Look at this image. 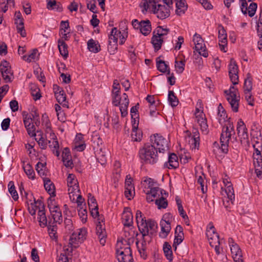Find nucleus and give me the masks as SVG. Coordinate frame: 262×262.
<instances>
[{"instance_id": "f257e3e1", "label": "nucleus", "mask_w": 262, "mask_h": 262, "mask_svg": "<svg viewBox=\"0 0 262 262\" xmlns=\"http://www.w3.org/2000/svg\"><path fill=\"white\" fill-rule=\"evenodd\" d=\"M136 220L143 238L148 235L151 236L156 232L158 228L156 222L151 219L146 220L141 211H136Z\"/></svg>"}, {"instance_id": "f03ea898", "label": "nucleus", "mask_w": 262, "mask_h": 262, "mask_svg": "<svg viewBox=\"0 0 262 262\" xmlns=\"http://www.w3.org/2000/svg\"><path fill=\"white\" fill-rule=\"evenodd\" d=\"M139 156L142 163L153 165L158 162L159 156L157 149L147 143L139 149Z\"/></svg>"}, {"instance_id": "7ed1b4c3", "label": "nucleus", "mask_w": 262, "mask_h": 262, "mask_svg": "<svg viewBox=\"0 0 262 262\" xmlns=\"http://www.w3.org/2000/svg\"><path fill=\"white\" fill-rule=\"evenodd\" d=\"M148 7H143L144 9L142 12L144 13V11L146 12L148 9L151 11L155 14H156L158 18L161 19H164L170 16L171 8L168 7H166L165 5L158 4V2L156 1H153V3H147Z\"/></svg>"}, {"instance_id": "20e7f679", "label": "nucleus", "mask_w": 262, "mask_h": 262, "mask_svg": "<svg viewBox=\"0 0 262 262\" xmlns=\"http://www.w3.org/2000/svg\"><path fill=\"white\" fill-rule=\"evenodd\" d=\"M234 132L233 126L230 122L224 127L220 137L221 147L222 152L227 153L228 151V144L231 137V132Z\"/></svg>"}, {"instance_id": "39448f33", "label": "nucleus", "mask_w": 262, "mask_h": 262, "mask_svg": "<svg viewBox=\"0 0 262 262\" xmlns=\"http://www.w3.org/2000/svg\"><path fill=\"white\" fill-rule=\"evenodd\" d=\"M151 145L157 149L159 154H164L168 150V141L162 136L155 134L150 137Z\"/></svg>"}, {"instance_id": "423d86ee", "label": "nucleus", "mask_w": 262, "mask_h": 262, "mask_svg": "<svg viewBox=\"0 0 262 262\" xmlns=\"http://www.w3.org/2000/svg\"><path fill=\"white\" fill-rule=\"evenodd\" d=\"M86 231L84 228L78 229L74 231L71 235L69 244L73 248H76L78 245L83 242L85 238Z\"/></svg>"}, {"instance_id": "0eeeda50", "label": "nucleus", "mask_w": 262, "mask_h": 262, "mask_svg": "<svg viewBox=\"0 0 262 262\" xmlns=\"http://www.w3.org/2000/svg\"><path fill=\"white\" fill-rule=\"evenodd\" d=\"M0 70L5 81L7 83L11 82L13 73L10 63L5 60H2L0 63Z\"/></svg>"}, {"instance_id": "6e6552de", "label": "nucleus", "mask_w": 262, "mask_h": 262, "mask_svg": "<svg viewBox=\"0 0 262 262\" xmlns=\"http://www.w3.org/2000/svg\"><path fill=\"white\" fill-rule=\"evenodd\" d=\"M193 41L195 45V50L199 53V54L204 57H208V53L206 50L205 45L204 43V41L201 36L195 33L193 36Z\"/></svg>"}, {"instance_id": "1a4fd4ad", "label": "nucleus", "mask_w": 262, "mask_h": 262, "mask_svg": "<svg viewBox=\"0 0 262 262\" xmlns=\"http://www.w3.org/2000/svg\"><path fill=\"white\" fill-rule=\"evenodd\" d=\"M228 243L230 247L232 257L235 262H243L242 251L238 245L235 243L232 238L228 239Z\"/></svg>"}, {"instance_id": "9d476101", "label": "nucleus", "mask_w": 262, "mask_h": 262, "mask_svg": "<svg viewBox=\"0 0 262 262\" xmlns=\"http://www.w3.org/2000/svg\"><path fill=\"white\" fill-rule=\"evenodd\" d=\"M228 67L229 75L232 83H233V85L238 84V69L235 61H234L233 59H231L230 60V62Z\"/></svg>"}, {"instance_id": "9b49d317", "label": "nucleus", "mask_w": 262, "mask_h": 262, "mask_svg": "<svg viewBox=\"0 0 262 262\" xmlns=\"http://www.w3.org/2000/svg\"><path fill=\"white\" fill-rule=\"evenodd\" d=\"M36 203L38 204L39 210L38 212V220L39 226L42 228H44L48 225L44 204L40 200H37Z\"/></svg>"}, {"instance_id": "f8f14e48", "label": "nucleus", "mask_w": 262, "mask_h": 262, "mask_svg": "<svg viewBox=\"0 0 262 262\" xmlns=\"http://www.w3.org/2000/svg\"><path fill=\"white\" fill-rule=\"evenodd\" d=\"M237 132L238 136L240 137L241 141H248V129L246 126L242 119L238 120L237 124Z\"/></svg>"}, {"instance_id": "ddd939ff", "label": "nucleus", "mask_w": 262, "mask_h": 262, "mask_svg": "<svg viewBox=\"0 0 262 262\" xmlns=\"http://www.w3.org/2000/svg\"><path fill=\"white\" fill-rule=\"evenodd\" d=\"M206 234L208 237L209 242H210V239H214V242H212V241H210V246L214 245V244L218 243V242H220L219 239V235L217 232H216L215 228L212 225H211L209 228L207 229Z\"/></svg>"}, {"instance_id": "4468645a", "label": "nucleus", "mask_w": 262, "mask_h": 262, "mask_svg": "<svg viewBox=\"0 0 262 262\" xmlns=\"http://www.w3.org/2000/svg\"><path fill=\"white\" fill-rule=\"evenodd\" d=\"M75 178V175L72 173L69 174L67 178V184L69 187V191L71 193L74 192L75 191H80L78 181Z\"/></svg>"}, {"instance_id": "2eb2a0df", "label": "nucleus", "mask_w": 262, "mask_h": 262, "mask_svg": "<svg viewBox=\"0 0 262 262\" xmlns=\"http://www.w3.org/2000/svg\"><path fill=\"white\" fill-rule=\"evenodd\" d=\"M174 234L173 247H174L175 250H176L177 246L181 244L184 239L183 229L181 225L177 226Z\"/></svg>"}, {"instance_id": "dca6fc26", "label": "nucleus", "mask_w": 262, "mask_h": 262, "mask_svg": "<svg viewBox=\"0 0 262 262\" xmlns=\"http://www.w3.org/2000/svg\"><path fill=\"white\" fill-rule=\"evenodd\" d=\"M132 140L136 142H140L142 138V132L138 129V123L135 122L132 125V132L131 134Z\"/></svg>"}, {"instance_id": "f3484780", "label": "nucleus", "mask_w": 262, "mask_h": 262, "mask_svg": "<svg viewBox=\"0 0 262 262\" xmlns=\"http://www.w3.org/2000/svg\"><path fill=\"white\" fill-rule=\"evenodd\" d=\"M179 165L178 158L176 154L174 153L168 154V161L165 163L164 166L169 169H176Z\"/></svg>"}, {"instance_id": "a211bd4d", "label": "nucleus", "mask_w": 262, "mask_h": 262, "mask_svg": "<svg viewBox=\"0 0 262 262\" xmlns=\"http://www.w3.org/2000/svg\"><path fill=\"white\" fill-rule=\"evenodd\" d=\"M190 138L189 142L191 144L192 149H198L200 145V134L197 129H193L192 136L189 137Z\"/></svg>"}, {"instance_id": "6ab92c4d", "label": "nucleus", "mask_w": 262, "mask_h": 262, "mask_svg": "<svg viewBox=\"0 0 262 262\" xmlns=\"http://www.w3.org/2000/svg\"><path fill=\"white\" fill-rule=\"evenodd\" d=\"M122 223L124 226L130 227L133 223V216L132 212L128 210V208L125 209L122 216Z\"/></svg>"}, {"instance_id": "aec40b11", "label": "nucleus", "mask_w": 262, "mask_h": 262, "mask_svg": "<svg viewBox=\"0 0 262 262\" xmlns=\"http://www.w3.org/2000/svg\"><path fill=\"white\" fill-rule=\"evenodd\" d=\"M128 104L129 99L128 98V96L126 93H123L122 95V102H121L119 105H120V111L122 117H126L128 114L127 108Z\"/></svg>"}, {"instance_id": "412c9836", "label": "nucleus", "mask_w": 262, "mask_h": 262, "mask_svg": "<svg viewBox=\"0 0 262 262\" xmlns=\"http://www.w3.org/2000/svg\"><path fill=\"white\" fill-rule=\"evenodd\" d=\"M104 224H100V222L97 223L96 232L99 238L100 244L104 246L105 243V238L106 237V231L104 227H103Z\"/></svg>"}, {"instance_id": "4be33fe9", "label": "nucleus", "mask_w": 262, "mask_h": 262, "mask_svg": "<svg viewBox=\"0 0 262 262\" xmlns=\"http://www.w3.org/2000/svg\"><path fill=\"white\" fill-rule=\"evenodd\" d=\"M170 222H167L165 221L161 220L160 222V226L161 227V231L159 233V236L161 238H166L171 230Z\"/></svg>"}, {"instance_id": "5701e85b", "label": "nucleus", "mask_w": 262, "mask_h": 262, "mask_svg": "<svg viewBox=\"0 0 262 262\" xmlns=\"http://www.w3.org/2000/svg\"><path fill=\"white\" fill-rule=\"evenodd\" d=\"M139 30L143 35H148L151 31V26L150 20L148 19L141 20Z\"/></svg>"}, {"instance_id": "b1692460", "label": "nucleus", "mask_w": 262, "mask_h": 262, "mask_svg": "<svg viewBox=\"0 0 262 262\" xmlns=\"http://www.w3.org/2000/svg\"><path fill=\"white\" fill-rule=\"evenodd\" d=\"M44 187L46 190L51 196H55V187L54 183L48 178L43 179Z\"/></svg>"}, {"instance_id": "393cba45", "label": "nucleus", "mask_w": 262, "mask_h": 262, "mask_svg": "<svg viewBox=\"0 0 262 262\" xmlns=\"http://www.w3.org/2000/svg\"><path fill=\"white\" fill-rule=\"evenodd\" d=\"M176 2V13L181 16L185 13V11L187 9V6L186 4L185 0H175Z\"/></svg>"}, {"instance_id": "a878e982", "label": "nucleus", "mask_w": 262, "mask_h": 262, "mask_svg": "<svg viewBox=\"0 0 262 262\" xmlns=\"http://www.w3.org/2000/svg\"><path fill=\"white\" fill-rule=\"evenodd\" d=\"M47 8L49 10H56L58 12L62 11L63 8L62 5L60 2H57L56 0H46Z\"/></svg>"}, {"instance_id": "bb28decb", "label": "nucleus", "mask_w": 262, "mask_h": 262, "mask_svg": "<svg viewBox=\"0 0 262 262\" xmlns=\"http://www.w3.org/2000/svg\"><path fill=\"white\" fill-rule=\"evenodd\" d=\"M196 121L199 124L202 133L205 135L207 134L209 129L206 119L204 116H196Z\"/></svg>"}, {"instance_id": "cd10ccee", "label": "nucleus", "mask_w": 262, "mask_h": 262, "mask_svg": "<svg viewBox=\"0 0 262 262\" xmlns=\"http://www.w3.org/2000/svg\"><path fill=\"white\" fill-rule=\"evenodd\" d=\"M159 58L156 59V64L158 70L162 73H167V75L170 74V70L169 66L166 64L164 61L159 59Z\"/></svg>"}, {"instance_id": "c85d7f7f", "label": "nucleus", "mask_w": 262, "mask_h": 262, "mask_svg": "<svg viewBox=\"0 0 262 262\" xmlns=\"http://www.w3.org/2000/svg\"><path fill=\"white\" fill-rule=\"evenodd\" d=\"M164 38H161L155 34H153L151 38V42L154 48L155 51L159 50L163 42Z\"/></svg>"}, {"instance_id": "c756f323", "label": "nucleus", "mask_w": 262, "mask_h": 262, "mask_svg": "<svg viewBox=\"0 0 262 262\" xmlns=\"http://www.w3.org/2000/svg\"><path fill=\"white\" fill-rule=\"evenodd\" d=\"M88 48L90 51L94 53H98L100 51V46L98 41L90 39L88 41Z\"/></svg>"}, {"instance_id": "7c9ffc66", "label": "nucleus", "mask_w": 262, "mask_h": 262, "mask_svg": "<svg viewBox=\"0 0 262 262\" xmlns=\"http://www.w3.org/2000/svg\"><path fill=\"white\" fill-rule=\"evenodd\" d=\"M227 100L229 103L232 110L234 112H237L238 111V106H239V96L238 97H227Z\"/></svg>"}, {"instance_id": "2f4dec72", "label": "nucleus", "mask_w": 262, "mask_h": 262, "mask_svg": "<svg viewBox=\"0 0 262 262\" xmlns=\"http://www.w3.org/2000/svg\"><path fill=\"white\" fill-rule=\"evenodd\" d=\"M58 47L60 54L64 58L68 56V46L62 39L58 41Z\"/></svg>"}, {"instance_id": "473e14b6", "label": "nucleus", "mask_w": 262, "mask_h": 262, "mask_svg": "<svg viewBox=\"0 0 262 262\" xmlns=\"http://www.w3.org/2000/svg\"><path fill=\"white\" fill-rule=\"evenodd\" d=\"M163 250L166 258L169 261H171L173 257L171 245L168 242H165L163 245Z\"/></svg>"}, {"instance_id": "72a5a7b5", "label": "nucleus", "mask_w": 262, "mask_h": 262, "mask_svg": "<svg viewBox=\"0 0 262 262\" xmlns=\"http://www.w3.org/2000/svg\"><path fill=\"white\" fill-rule=\"evenodd\" d=\"M23 167L28 178L31 179H34L35 178V172L31 165L29 163L25 164V162H23Z\"/></svg>"}, {"instance_id": "f704fd0d", "label": "nucleus", "mask_w": 262, "mask_h": 262, "mask_svg": "<svg viewBox=\"0 0 262 262\" xmlns=\"http://www.w3.org/2000/svg\"><path fill=\"white\" fill-rule=\"evenodd\" d=\"M112 96L113 105L116 106H119L122 99V96H120V92L112 91Z\"/></svg>"}, {"instance_id": "c9c22d12", "label": "nucleus", "mask_w": 262, "mask_h": 262, "mask_svg": "<svg viewBox=\"0 0 262 262\" xmlns=\"http://www.w3.org/2000/svg\"><path fill=\"white\" fill-rule=\"evenodd\" d=\"M15 21L16 24L17 32L20 33L22 37H25L26 33L24 29V19H16Z\"/></svg>"}, {"instance_id": "e433bc0d", "label": "nucleus", "mask_w": 262, "mask_h": 262, "mask_svg": "<svg viewBox=\"0 0 262 262\" xmlns=\"http://www.w3.org/2000/svg\"><path fill=\"white\" fill-rule=\"evenodd\" d=\"M168 100L170 105L174 107L179 104V100L172 91H169L168 95Z\"/></svg>"}, {"instance_id": "4c0bfd02", "label": "nucleus", "mask_w": 262, "mask_h": 262, "mask_svg": "<svg viewBox=\"0 0 262 262\" xmlns=\"http://www.w3.org/2000/svg\"><path fill=\"white\" fill-rule=\"evenodd\" d=\"M169 32V29L166 28H164L163 26H159L153 31V34H155L161 38H164V36L167 35Z\"/></svg>"}, {"instance_id": "58836bf2", "label": "nucleus", "mask_w": 262, "mask_h": 262, "mask_svg": "<svg viewBox=\"0 0 262 262\" xmlns=\"http://www.w3.org/2000/svg\"><path fill=\"white\" fill-rule=\"evenodd\" d=\"M225 192L227 195V199H228V200L227 201V202L228 203L229 201H230L231 203L233 204L235 195L232 186H227L225 188Z\"/></svg>"}, {"instance_id": "ea45409f", "label": "nucleus", "mask_w": 262, "mask_h": 262, "mask_svg": "<svg viewBox=\"0 0 262 262\" xmlns=\"http://www.w3.org/2000/svg\"><path fill=\"white\" fill-rule=\"evenodd\" d=\"M121 34V32L119 31L117 28H113L112 29L111 34L108 37V40L112 41L114 42H117L118 41V39L120 35Z\"/></svg>"}, {"instance_id": "a19ab883", "label": "nucleus", "mask_w": 262, "mask_h": 262, "mask_svg": "<svg viewBox=\"0 0 262 262\" xmlns=\"http://www.w3.org/2000/svg\"><path fill=\"white\" fill-rule=\"evenodd\" d=\"M45 126L46 127L45 132L47 135V136L49 135V137L50 139L55 140L56 139V136L55 134L54 133L53 130H52L51 127V123L49 120H47L45 124Z\"/></svg>"}, {"instance_id": "79ce46f5", "label": "nucleus", "mask_w": 262, "mask_h": 262, "mask_svg": "<svg viewBox=\"0 0 262 262\" xmlns=\"http://www.w3.org/2000/svg\"><path fill=\"white\" fill-rule=\"evenodd\" d=\"M217 110V116L219 117V121L220 123H221L222 121L225 120L226 118H227V115L226 114L225 109L224 108L221 103H220V104L219 105Z\"/></svg>"}, {"instance_id": "37998d69", "label": "nucleus", "mask_w": 262, "mask_h": 262, "mask_svg": "<svg viewBox=\"0 0 262 262\" xmlns=\"http://www.w3.org/2000/svg\"><path fill=\"white\" fill-rule=\"evenodd\" d=\"M8 190L13 200L14 201H17L18 199V195L16 190H15V187L13 181H10L9 183Z\"/></svg>"}, {"instance_id": "c03bdc74", "label": "nucleus", "mask_w": 262, "mask_h": 262, "mask_svg": "<svg viewBox=\"0 0 262 262\" xmlns=\"http://www.w3.org/2000/svg\"><path fill=\"white\" fill-rule=\"evenodd\" d=\"M252 78L249 73L247 75V77L245 78L244 84V92L251 91L252 89Z\"/></svg>"}, {"instance_id": "a18cd8bd", "label": "nucleus", "mask_w": 262, "mask_h": 262, "mask_svg": "<svg viewBox=\"0 0 262 262\" xmlns=\"http://www.w3.org/2000/svg\"><path fill=\"white\" fill-rule=\"evenodd\" d=\"M30 91L31 95L35 100H38L40 98L41 95L39 93L40 90L36 85L32 84L30 85Z\"/></svg>"}, {"instance_id": "49530a36", "label": "nucleus", "mask_w": 262, "mask_h": 262, "mask_svg": "<svg viewBox=\"0 0 262 262\" xmlns=\"http://www.w3.org/2000/svg\"><path fill=\"white\" fill-rule=\"evenodd\" d=\"M155 204L158 206V209H165L167 207L168 202L166 199L161 195L159 199L155 200Z\"/></svg>"}, {"instance_id": "de8ad7c7", "label": "nucleus", "mask_w": 262, "mask_h": 262, "mask_svg": "<svg viewBox=\"0 0 262 262\" xmlns=\"http://www.w3.org/2000/svg\"><path fill=\"white\" fill-rule=\"evenodd\" d=\"M139 242L138 241L136 242L138 251L140 253L141 256L144 259H145L146 258V255L144 254V252L146 249V240L145 237L144 238H142L141 248L138 246Z\"/></svg>"}, {"instance_id": "09e8293b", "label": "nucleus", "mask_w": 262, "mask_h": 262, "mask_svg": "<svg viewBox=\"0 0 262 262\" xmlns=\"http://www.w3.org/2000/svg\"><path fill=\"white\" fill-rule=\"evenodd\" d=\"M154 199H159L163 194V190H161L159 187H157L151 190L147 191Z\"/></svg>"}, {"instance_id": "8fccbe9b", "label": "nucleus", "mask_w": 262, "mask_h": 262, "mask_svg": "<svg viewBox=\"0 0 262 262\" xmlns=\"http://www.w3.org/2000/svg\"><path fill=\"white\" fill-rule=\"evenodd\" d=\"M219 41L221 42L222 43H226L227 42V35L226 33L225 30L223 27H222L219 30Z\"/></svg>"}, {"instance_id": "3c124183", "label": "nucleus", "mask_w": 262, "mask_h": 262, "mask_svg": "<svg viewBox=\"0 0 262 262\" xmlns=\"http://www.w3.org/2000/svg\"><path fill=\"white\" fill-rule=\"evenodd\" d=\"M55 96L58 103L64 104L63 103L66 100V96L63 91H60L59 92L57 91H55Z\"/></svg>"}, {"instance_id": "603ef678", "label": "nucleus", "mask_w": 262, "mask_h": 262, "mask_svg": "<svg viewBox=\"0 0 262 262\" xmlns=\"http://www.w3.org/2000/svg\"><path fill=\"white\" fill-rule=\"evenodd\" d=\"M155 183L154 180L150 178H145L142 182L143 185H145V188H149L150 190L156 187L154 186Z\"/></svg>"}, {"instance_id": "864d4df0", "label": "nucleus", "mask_w": 262, "mask_h": 262, "mask_svg": "<svg viewBox=\"0 0 262 262\" xmlns=\"http://www.w3.org/2000/svg\"><path fill=\"white\" fill-rule=\"evenodd\" d=\"M34 203H31L30 204H28V209L31 215H35L36 209L38 208V204L36 203L37 201L34 199Z\"/></svg>"}, {"instance_id": "5fc2aeb1", "label": "nucleus", "mask_w": 262, "mask_h": 262, "mask_svg": "<svg viewBox=\"0 0 262 262\" xmlns=\"http://www.w3.org/2000/svg\"><path fill=\"white\" fill-rule=\"evenodd\" d=\"M78 215L81 219L82 222L85 223L87 220V210L83 206L79 208L78 209Z\"/></svg>"}, {"instance_id": "6e6d98bb", "label": "nucleus", "mask_w": 262, "mask_h": 262, "mask_svg": "<svg viewBox=\"0 0 262 262\" xmlns=\"http://www.w3.org/2000/svg\"><path fill=\"white\" fill-rule=\"evenodd\" d=\"M257 33L260 38H262V9L260 10L259 19L257 22Z\"/></svg>"}, {"instance_id": "4d7b16f0", "label": "nucleus", "mask_w": 262, "mask_h": 262, "mask_svg": "<svg viewBox=\"0 0 262 262\" xmlns=\"http://www.w3.org/2000/svg\"><path fill=\"white\" fill-rule=\"evenodd\" d=\"M185 61H175V68L177 73H182L184 70Z\"/></svg>"}, {"instance_id": "13d9d810", "label": "nucleus", "mask_w": 262, "mask_h": 262, "mask_svg": "<svg viewBox=\"0 0 262 262\" xmlns=\"http://www.w3.org/2000/svg\"><path fill=\"white\" fill-rule=\"evenodd\" d=\"M51 214L52 216L54 223H58L60 224L62 221V216L60 210L58 211H56V212H54Z\"/></svg>"}, {"instance_id": "bf43d9fd", "label": "nucleus", "mask_w": 262, "mask_h": 262, "mask_svg": "<svg viewBox=\"0 0 262 262\" xmlns=\"http://www.w3.org/2000/svg\"><path fill=\"white\" fill-rule=\"evenodd\" d=\"M116 255H130L133 256L132 251L129 246H128L124 249L123 251L117 249L116 251Z\"/></svg>"}, {"instance_id": "052dcab7", "label": "nucleus", "mask_w": 262, "mask_h": 262, "mask_svg": "<svg viewBox=\"0 0 262 262\" xmlns=\"http://www.w3.org/2000/svg\"><path fill=\"white\" fill-rule=\"evenodd\" d=\"M100 152L97 154V159L101 165H104L106 162V158L104 152L102 151L101 148H100Z\"/></svg>"}, {"instance_id": "680f3d73", "label": "nucleus", "mask_w": 262, "mask_h": 262, "mask_svg": "<svg viewBox=\"0 0 262 262\" xmlns=\"http://www.w3.org/2000/svg\"><path fill=\"white\" fill-rule=\"evenodd\" d=\"M257 5L255 3H252L248 7L247 11L250 17H253L256 11Z\"/></svg>"}, {"instance_id": "e2e57ef3", "label": "nucleus", "mask_w": 262, "mask_h": 262, "mask_svg": "<svg viewBox=\"0 0 262 262\" xmlns=\"http://www.w3.org/2000/svg\"><path fill=\"white\" fill-rule=\"evenodd\" d=\"M119 262H134L133 256L117 255Z\"/></svg>"}, {"instance_id": "0e129e2a", "label": "nucleus", "mask_w": 262, "mask_h": 262, "mask_svg": "<svg viewBox=\"0 0 262 262\" xmlns=\"http://www.w3.org/2000/svg\"><path fill=\"white\" fill-rule=\"evenodd\" d=\"M117 43L108 40V51L111 54H114L117 50Z\"/></svg>"}, {"instance_id": "69168bd1", "label": "nucleus", "mask_w": 262, "mask_h": 262, "mask_svg": "<svg viewBox=\"0 0 262 262\" xmlns=\"http://www.w3.org/2000/svg\"><path fill=\"white\" fill-rule=\"evenodd\" d=\"M225 93L226 94L227 97H238V90L237 89L234 88L233 86H231L229 90H226Z\"/></svg>"}, {"instance_id": "338daca9", "label": "nucleus", "mask_w": 262, "mask_h": 262, "mask_svg": "<svg viewBox=\"0 0 262 262\" xmlns=\"http://www.w3.org/2000/svg\"><path fill=\"white\" fill-rule=\"evenodd\" d=\"M88 202L90 209L98 207L95 198L91 193L88 194Z\"/></svg>"}, {"instance_id": "774afa93", "label": "nucleus", "mask_w": 262, "mask_h": 262, "mask_svg": "<svg viewBox=\"0 0 262 262\" xmlns=\"http://www.w3.org/2000/svg\"><path fill=\"white\" fill-rule=\"evenodd\" d=\"M51 222H49V225L48 226V232L51 237L56 238V233L57 230V226L56 225H50Z\"/></svg>"}]
</instances>
